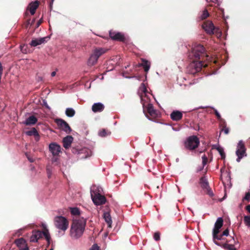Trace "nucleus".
<instances>
[{
    "label": "nucleus",
    "mask_w": 250,
    "mask_h": 250,
    "mask_svg": "<svg viewBox=\"0 0 250 250\" xmlns=\"http://www.w3.org/2000/svg\"><path fill=\"white\" fill-rule=\"evenodd\" d=\"M189 57L193 61L187 66V72L192 75L200 71L202 67H207L208 63L205 61L210 59L206 52L205 47L200 44L194 45L192 48Z\"/></svg>",
    "instance_id": "f257e3e1"
},
{
    "label": "nucleus",
    "mask_w": 250,
    "mask_h": 250,
    "mask_svg": "<svg viewBox=\"0 0 250 250\" xmlns=\"http://www.w3.org/2000/svg\"><path fill=\"white\" fill-rule=\"evenodd\" d=\"M86 220L83 217L73 219L70 229V235L74 239L81 237L83 233Z\"/></svg>",
    "instance_id": "f03ea898"
},
{
    "label": "nucleus",
    "mask_w": 250,
    "mask_h": 250,
    "mask_svg": "<svg viewBox=\"0 0 250 250\" xmlns=\"http://www.w3.org/2000/svg\"><path fill=\"white\" fill-rule=\"evenodd\" d=\"M199 144V139L196 136L192 135L187 138L184 142V146L186 149L192 151L197 148Z\"/></svg>",
    "instance_id": "7ed1b4c3"
},
{
    "label": "nucleus",
    "mask_w": 250,
    "mask_h": 250,
    "mask_svg": "<svg viewBox=\"0 0 250 250\" xmlns=\"http://www.w3.org/2000/svg\"><path fill=\"white\" fill-rule=\"evenodd\" d=\"M54 225L55 227L63 231H65L68 227L69 222L67 219L62 216H57L54 218Z\"/></svg>",
    "instance_id": "20e7f679"
},
{
    "label": "nucleus",
    "mask_w": 250,
    "mask_h": 250,
    "mask_svg": "<svg viewBox=\"0 0 250 250\" xmlns=\"http://www.w3.org/2000/svg\"><path fill=\"white\" fill-rule=\"evenodd\" d=\"M141 102L143 104L144 108L146 107L147 114H146V116L149 120H154L156 119L158 116V112L154 109L153 104L150 103H148L146 105H145V103L143 102L142 96H141Z\"/></svg>",
    "instance_id": "39448f33"
},
{
    "label": "nucleus",
    "mask_w": 250,
    "mask_h": 250,
    "mask_svg": "<svg viewBox=\"0 0 250 250\" xmlns=\"http://www.w3.org/2000/svg\"><path fill=\"white\" fill-rule=\"evenodd\" d=\"M91 196L94 204L96 206L104 205L107 201L105 197L97 191H91Z\"/></svg>",
    "instance_id": "423d86ee"
},
{
    "label": "nucleus",
    "mask_w": 250,
    "mask_h": 250,
    "mask_svg": "<svg viewBox=\"0 0 250 250\" xmlns=\"http://www.w3.org/2000/svg\"><path fill=\"white\" fill-rule=\"evenodd\" d=\"M202 28L205 32L209 35H212L215 33L219 32V29L216 27L212 22L210 21H206L202 24Z\"/></svg>",
    "instance_id": "0eeeda50"
},
{
    "label": "nucleus",
    "mask_w": 250,
    "mask_h": 250,
    "mask_svg": "<svg viewBox=\"0 0 250 250\" xmlns=\"http://www.w3.org/2000/svg\"><path fill=\"white\" fill-rule=\"evenodd\" d=\"M71 150L73 153H77L79 155V158L81 159H86L91 156L92 155L91 151L87 148L79 149L73 147Z\"/></svg>",
    "instance_id": "6e6552de"
},
{
    "label": "nucleus",
    "mask_w": 250,
    "mask_h": 250,
    "mask_svg": "<svg viewBox=\"0 0 250 250\" xmlns=\"http://www.w3.org/2000/svg\"><path fill=\"white\" fill-rule=\"evenodd\" d=\"M246 151V148L244 142L242 141H240L238 143L236 151V154L237 156L236 161L237 162H240L243 157L247 156Z\"/></svg>",
    "instance_id": "1a4fd4ad"
},
{
    "label": "nucleus",
    "mask_w": 250,
    "mask_h": 250,
    "mask_svg": "<svg viewBox=\"0 0 250 250\" xmlns=\"http://www.w3.org/2000/svg\"><path fill=\"white\" fill-rule=\"evenodd\" d=\"M55 122L57 125L59 129L64 131L67 134H70L72 131V129L69 125L68 124L62 119H56Z\"/></svg>",
    "instance_id": "9d476101"
},
{
    "label": "nucleus",
    "mask_w": 250,
    "mask_h": 250,
    "mask_svg": "<svg viewBox=\"0 0 250 250\" xmlns=\"http://www.w3.org/2000/svg\"><path fill=\"white\" fill-rule=\"evenodd\" d=\"M199 183L201 188L204 190L205 192L208 194L210 197L213 196L214 194L213 191L210 188L208 182L205 177H202L200 179Z\"/></svg>",
    "instance_id": "9b49d317"
},
{
    "label": "nucleus",
    "mask_w": 250,
    "mask_h": 250,
    "mask_svg": "<svg viewBox=\"0 0 250 250\" xmlns=\"http://www.w3.org/2000/svg\"><path fill=\"white\" fill-rule=\"evenodd\" d=\"M110 38L114 41L125 42V37L122 33L111 30L109 31Z\"/></svg>",
    "instance_id": "f8f14e48"
},
{
    "label": "nucleus",
    "mask_w": 250,
    "mask_h": 250,
    "mask_svg": "<svg viewBox=\"0 0 250 250\" xmlns=\"http://www.w3.org/2000/svg\"><path fill=\"white\" fill-rule=\"evenodd\" d=\"M49 149L53 156H58L61 152V146L56 143H51Z\"/></svg>",
    "instance_id": "ddd939ff"
},
{
    "label": "nucleus",
    "mask_w": 250,
    "mask_h": 250,
    "mask_svg": "<svg viewBox=\"0 0 250 250\" xmlns=\"http://www.w3.org/2000/svg\"><path fill=\"white\" fill-rule=\"evenodd\" d=\"M108 50V49L104 47H95L92 50L91 54L97 59H99L101 56L106 53Z\"/></svg>",
    "instance_id": "4468645a"
},
{
    "label": "nucleus",
    "mask_w": 250,
    "mask_h": 250,
    "mask_svg": "<svg viewBox=\"0 0 250 250\" xmlns=\"http://www.w3.org/2000/svg\"><path fill=\"white\" fill-rule=\"evenodd\" d=\"M50 39L49 36H46L39 39H35L31 41L30 45L32 47H36L39 45L45 43Z\"/></svg>",
    "instance_id": "2eb2a0df"
},
{
    "label": "nucleus",
    "mask_w": 250,
    "mask_h": 250,
    "mask_svg": "<svg viewBox=\"0 0 250 250\" xmlns=\"http://www.w3.org/2000/svg\"><path fill=\"white\" fill-rule=\"evenodd\" d=\"M14 243L20 250H29L26 241L23 238L16 239Z\"/></svg>",
    "instance_id": "dca6fc26"
},
{
    "label": "nucleus",
    "mask_w": 250,
    "mask_h": 250,
    "mask_svg": "<svg viewBox=\"0 0 250 250\" xmlns=\"http://www.w3.org/2000/svg\"><path fill=\"white\" fill-rule=\"evenodd\" d=\"M40 2L38 0L31 2L27 7L26 10H29L32 15L35 14L36 9L38 8Z\"/></svg>",
    "instance_id": "f3484780"
},
{
    "label": "nucleus",
    "mask_w": 250,
    "mask_h": 250,
    "mask_svg": "<svg viewBox=\"0 0 250 250\" xmlns=\"http://www.w3.org/2000/svg\"><path fill=\"white\" fill-rule=\"evenodd\" d=\"M223 225V219L221 217L217 218L216 222L214 224V227L213 229L212 232H214V234L216 233L220 232V229Z\"/></svg>",
    "instance_id": "a211bd4d"
},
{
    "label": "nucleus",
    "mask_w": 250,
    "mask_h": 250,
    "mask_svg": "<svg viewBox=\"0 0 250 250\" xmlns=\"http://www.w3.org/2000/svg\"><path fill=\"white\" fill-rule=\"evenodd\" d=\"M42 237V231L40 230H33L32 234L30 237V241L32 242H37L38 240Z\"/></svg>",
    "instance_id": "6ab92c4d"
},
{
    "label": "nucleus",
    "mask_w": 250,
    "mask_h": 250,
    "mask_svg": "<svg viewBox=\"0 0 250 250\" xmlns=\"http://www.w3.org/2000/svg\"><path fill=\"white\" fill-rule=\"evenodd\" d=\"M224 235H222V233L219 234V233H216L215 235L214 232H212V238L213 242L219 246H222V244L223 243L218 242V240H224Z\"/></svg>",
    "instance_id": "aec40b11"
},
{
    "label": "nucleus",
    "mask_w": 250,
    "mask_h": 250,
    "mask_svg": "<svg viewBox=\"0 0 250 250\" xmlns=\"http://www.w3.org/2000/svg\"><path fill=\"white\" fill-rule=\"evenodd\" d=\"M73 141V138L71 136L68 135L62 140L63 146L65 149L69 148Z\"/></svg>",
    "instance_id": "412c9836"
},
{
    "label": "nucleus",
    "mask_w": 250,
    "mask_h": 250,
    "mask_svg": "<svg viewBox=\"0 0 250 250\" xmlns=\"http://www.w3.org/2000/svg\"><path fill=\"white\" fill-rule=\"evenodd\" d=\"M104 106L101 103H95L92 106V110L93 112H101L104 110Z\"/></svg>",
    "instance_id": "4be33fe9"
},
{
    "label": "nucleus",
    "mask_w": 250,
    "mask_h": 250,
    "mask_svg": "<svg viewBox=\"0 0 250 250\" xmlns=\"http://www.w3.org/2000/svg\"><path fill=\"white\" fill-rule=\"evenodd\" d=\"M183 117V114L181 112L175 110L170 114V118L173 121H178Z\"/></svg>",
    "instance_id": "5701e85b"
},
{
    "label": "nucleus",
    "mask_w": 250,
    "mask_h": 250,
    "mask_svg": "<svg viewBox=\"0 0 250 250\" xmlns=\"http://www.w3.org/2000/svg\"><path fill=\"white\" fill-rule=\"evenodd\" d=\"M141 62H142L141 63H139L137 65L139 67L142 66L144 69V71L146 73H147L150 68V62H149L148 61H147L144 59H141Z\"/></svg>",
    "instance_id": "b1692460"
},
{
    "label": "nucleus",
    "mask_w": 250,
    "mask_h": 250,
    "mask_svg": "<svg viewBox=\"0 0 250 250\" xmlns=\"http://www.w3.org/2000/svg\"><path fill=\"white\" fill-rule=\"evenodd\" d=\"M26 134L28 136H34L35 138V140L37 141L40 139V136L37 130L33 127L31 130L26 132Z\"/></svg>",
    "instance_id": "393cba45"
},
{
    "label": "nucleus",
    "mask_w": 250,
    "mask_h": 250,
    "mask_svg": "<svg viewBox=\"0 0 250 250\" xmlns=\"http://www.w3.org/2000/svg\"><path fill=\"white\" fill-rule=\"evenodd\" d=\"M37 121V118L35 116L32 115L26 119L24 124L27 125H34L36 124Z\"/></svg>",
    "instance_id": "a878e982"
},
{
    "label": "nucleus",
    "mask_w": 250,
    "mask_h": 250,
    "mask_svg": "<svg viewBox=\"0 0 250 250\" xmlns=\"http://www.w3.org/2000/svg\"><path fill=\"white\" fill-rule=\"evenodd\" d=\"M98 59H97L91 53L87 61V64L89 66H92L97 64Z\"/></svg>",
    "instance_id": "bb28decb"
},
{
    "label": "nucleus",
    "mask_w": 250,
    "mask_h": 250,
    "mask_svg": "<svg viewBox=\"0 0 250 250\" xmlns=\"http://www.w3.org/2000/svg\"><path fill=\"white\" fill-rule=\"evenodd\" d=\"M104 218L106 222V223L107 224L108 227V228H111L112 227V220L111 217L110 216V214L109 212H105L103 214Z\"/></svg>",
    "instance_id": "cd10ccee"
},
{
    "label": "nucleus",
    "mask_w": 250,
    "mask_h": 250,
    "mask_svg": "<svg viewBox=\"0 0 250 250\" xmlns=\"http://www.w3.org/2000/svg\"><path fill=\"white\" fill-rule=\"evenodd\" d=\"M221 247L224 249L227 250H236L234 246L233 245L229 244L228 243V241H227L226 243H224V244H222Z\"/></svg>",
    "instance_id": "c85d7f7f"
},
{
    "label": "nucleus",
    "mask_w": 250,
    "mask_h": 250,
    "mask_svg": "<svg viewBox=\"0 0 250 250\" xmlns=\"http://www.w3.org/2000/svg\"><path fill=\"white\" fill-rule=\"evenodd\" d=\"M75 111L72 108H67L65 110V114L69 117H72L75 114Z\"/></svg>",
    "instance_id": "c756f323"
},
{
    "label": "nucleus",
    "mask_w": 250,
    "mask_h": 250,
    "mask_svg": "<svg viewBox=\"0 0 250 250\" xmlns=\"http://www.w3.org/2000/svg\"><path fill=\"white\" fill-rule=\"evenodd\" d=\"M203 166L200 169H198V171H201L204 168V166L207 164L208 158L205 154L203 155L202 157Z\"/></svg>",
    "instance_id": "7c9ffc66"
},
{
    "label": "nucleus",
    "mask_w": 250,
    "mask_h": 250,
    "mask_svg": "<svg viewBox=\"0 0 250 250\" xmlns=\"http://www.w3.org/2000/svg\"><path fill=\"white\" fill-rule=\"evenodd\" d=\"M70 212L72 215H79L80 214V211L77 208H70Z\"/></svg>",
    "instance_id": "2f4dec72"
},
{
    "label": "nucleus",
    "mask_w": 250,
    "mask_h": 250,
    "mask_svg": "<svg viewBox=\"0 0 250 250\" xmlns=\"http://www.w3.org/2000/svg\"><path fill=\"white\" fill-rule=\"evenodd\" d=\"M217 151L219 152V154L221 156V158L222 159H225V153L224 152V149L222 147L220 146H217L215 148Z\"/></svg>",
    "instance_id": "473e14b6"
},
{
    "label": "nucleus",
    "mask_w": 250,
    "mask_h": 250,
    "mask_svg": "<svg viewBox=\"0 0 250 250\" xmlns=\"http://www.w3.org/2000/svg\"><path fill=\"white\" fill-rule=\"evenodd\" d=\"M209 16V13L208 12L207 10H205L203 11V13L201 15L200 19L202 20H205Z\"/></svg>",
    "instance_id": "72a5a7b5"
},
{
    "label": "nucleus",
    "mask_w": 250,
    "mask_h": 250,
    "mask_svg": "<svg viewBox=\"0 0 250 250\" xmlns=\"http://www.w3.org/2000/svg\"><path fill=\"white\" fill-rule=\"evenodd\" d=\"M244 221L246 226L250 227V215L245 216Z\"/></svg>",
    "instance_id": "f704fd0d"
},
{
    "label": "nucleus",
    "mask_w": 250,
    "mask_h": 250,
    "mask_svg": "<svg viewBox=\"0 0 250 250\" xmlns=\"http://www.w3.org/2000/svg\"><path fill=\"white\" fill-rule=\"evenodd\" d=\"M98 134L101 137H105L106 136L108 135L109 133L107 132L106 130L105 129H103L99 132Z\"/></svg>",
    "instance_id": "c9c22d12"
},
{
    "label": "nucleus",
    "mask_w": 250,
    "mask_h": 250,
    "mask_svg": "<svg viewBox=\"0 0 250 250\" xmlns=\"http://www.w3.org/2000/svg\"><path fill=\"white\" fill-rule=\"evenodd\" d=\"M139 90L144 93H146V92L147 91V89H146V87L144 83H141V84L139 87Z\"/></svg>",
    "instance_id": "e433bc0d"
},
{
    "label": "nucleus",
    "mask_w": 250,
    "mask_h": 250,
    "mask_svg": "<svg viewBox=\"0 0 250 250\" xmlns=\"http://www.w3.org/2000/svg\"><path fill=\"white\" fill-rule=\"evenodd\" d=\"M221 131H223L224 133L226 134H228L229 133V128L226 127L225 123H224V125L223 126L222 129H221Z\"/></svg>",
    "instance_id": "4c0bfd02"
},
{
    "label": "nucleus",
    "mask_w": 250,
    "mask_h": 250,
    "mask_svg": "<svg viewBox=\"0 0 250 250\" xmlns=\"http://www.w3.org/2000/svg\"><path fill=\"white\" fill-rule=\"evenodd\" d=\"M153 237H154V239L156 241H157L160 240V233L159 232H158V231L155 232L154 234Z\"/></svg>",
    "instance_id": "58836bf2"
},
{
    "label": "nucleus",
    "mask_w": 250,
    "mask_h": 250,
    "mask_svg": "<svg viewBox=\"0 0 250 250\" xmlns=\"http://www.w3.org/2000/svg\"><path fill=\"white\" fill-rule=\"evenodd\" d=\"M46 171H47V173L48 174V178H50L51 174H52V171H51V168L49 166H47L46 167Z\"/></svg>",
    "instance_id": "ea45409f"
},
{
    "label": "nucleus",
    "mask_w": 250,
    "mask_h": 250,
    "mask_svg": "<svg viewBox=\"0 0 250 250\" xmlns=\"http://www.w3.org/2000/svg\"><path fill=\"white\" fill-rule=\"evenodd\" d=\"M214 114L218 120H219L220 121L223 120V119L221 118V116L220 114L219 113V112L217 111V110L216 109H214Z\"/></svg>",
    "instance_id": "a19ab883"
},
{
    "label": "nucleus",
    "mask_w": 250,
    "mask_h": 250,
    "mask_svg": "<svg viewBox=\"0 0 250 250\" xmlns=\"http://www.w3.org/2000/svg\"><path fill=\"white\" fill-rule=\"evenodd\" d=\"M250 192H247L246 193V195L245 196V197L243 198V200H247V201H249L250 200Z\"/></svg>",
    "instance_id": "79ce46f5"
},
{
    "label": "nucleus",
    "mask_w": 250,
    "mask_h": 250,
    "mask_svg": "<svg viewBox=\"0 0 250 250\" xmlns=\"http://www.w3.org/2000/svg\"><path fill=\"white\" fill-rule=\"evenodd\" d=\"M89 250H99V247L97 244H94Z\"/></svg>",
    "instance_id": "37998d69"
},
{
    "label": "nucleus",
    "mask_w": 250,
    "mask_h": 250,
    "mask_svg": "<svg viewBox=\"0 0 250 250\" xmlns=\"http://www.w3.org/2000/svg\"><path fill=\"white\" fill-rule=\"evenodd\" d=\"M222 233V235L224 236H228L229 234V230L227 229H225Z\"/></svg>",
    "instance_id": "c03bdc74"
},
{
    "label": "nucleus",
    "mask_w": 250,
    "mask_h": 250,
    "mask_svg": "<svg viewBox=\"0 0 250 250\" xmlns=\"http://www.w3.org/2000/svg\"><path fill=\"white\" fill-rule=\"evenodd\" d=\"M42 236L43 235L45 237L46 236H47L49 235V232H48V230H45V231H42Z\"/></svg>",
    "instance_id": "a18cd8bd"
},
{
    "label": "nucleus",
    "mask_w": 250,
    "mask_h": 250,
    "mask_svg": "<svg viewBox=\"0 0 250 250\" xmlns=\"http://www.w3.org/2000/svg\"><path fill=\"white\" fill-rule=\"evenodd\" d=\"M25 46V45H21V50L22 51V53H26V49H24V47Z\"/></svg>",
    "instance_id": "49530a36"
},
{
    "label": "nucleus",
    "mask_w": 250,
    "mask_h": 250,
    "mask_svg": "<svg viewBox=\"0 0 250 250\" xmlns=\"http://www.w3.org/2000/svg\"><path fill=\"white\" fill-rule=\"evenodd\" d=\"M58 160V158L57 156H53V157L52 158V161L53 163L57 162Z\"/></svg>",
    "instance_id": "de8ad7c7"
},
{
    "label": "nucleus",
    "mask_w": 250,
    "mask_h": 250,
    "mask_svg": "<svg viewBox=\"0 0 250 250\" xmlns=\"http://www.w3.org/2000/svg\"><path fill=\"white\" fill-rule=\"evenodd\" d=\"M2 71H3V69L2 68L1 64L0 62V76H1V77L2 74Z\"/></svg>",
    "instance_id": "09e8293b"
},
{
    "label": "nucleus",
    "mask_w": 250,
    "mask_h": 250,
    "mask_svg": "<svg viewBox=\"0 0 250 250\" xmlns=\"http://www.w3.org/2000/svg\"><path fill=\"white\" fill-rule=\"evenodd\" d=\"M45 238L46 240L47 241V242L49 243V241L51 239L50 234L48 236H46Z\"/></svg>",
    "instance_id": "8fccbe9b"
},
{
    "label": "nucleus",
    "mask_w": 250,
    "mask_h": 250,
    "mask_svg": "<svg viewBox=\"0 0 250 250\" xmlns=\"http://www.w3.org/2000/svg\"><path fill=\"white\" fill-rule=\"evenodd\" d=\"M246 210L250 213V205H248L246 208Z\"/></svg>",
    "instance_id": "3c124183"
},
{
    "label": "nucleus",
    "mask_w": 250,
    "mask_h": 250,
    "mask_svg": "<svg viewBox=\"0 0 250 250\" xmlns=\"http://www.w3.org/2000/svg\"><path fill=\"white\" fill-rule=\"evenodd\" d=\"M54 1V0H51V1L50 2V7L51 9L52 8V4H53Z\"/></svg>",
    "instance_id": "603ef678"
},
{
    "label": "nucleus",
    "mask_w": 250,
    "mask_h": 250,
    "mask_svg": "<svg viewBox=\"0 0 250 250\" xmlns=\"http://www.w3.org/2000/svg\"><path fill=\"white\" fill-rule=\"evenodd\" d=\"M30 19H27V23H26L27 26H28L29 24H30Z\"/></svg>",
    "instance_id": "864d4df0"
},
{
    "label": "nucleus",
    "mask_w": 250,
    "mask_h": 250,
    "mask_svg": "<svg viewBox=\"0 0 250 250\" xmlns=\"http://www.w3.org/2000/svg\"><path fill=\"white\" fill-rule=\"evenodd\" d=\"M56 72L55 71H53V72H52L51 73V75L52 77H54V76H55L56 75Z\"/></svg>",
    "instance_id": "5fc2aeb1"
},
{
    "label": "nucleus",
    "mask_w": 250,
    "mask_h": 250,
    "mask_svg": "<svg viewBox=\"0 0 250 250\" xmlns=\"http://www.w3.org/2000/svg\"><path fill=\"white\" fill-rule=\"evenodd\" d=\"M28 160L30 162H33V160L31 158H30L29 157H28Z\"/></svg>",
    "instance_id": "6e6d98bb"
},
{
    "label": "nucleus",
    "mask_w": 250,
    "mask_h": 250,
    "mask_svg": "<svg viewBox=\"0 0 250 250\" xmlns=\"http://www.w3.org/2000/svg\"><path fill=\"white\" fill-rule=\"evenodd\" d=\"M24 15H25V16H27L28 15V13L27 12V11H26L25 13H24Z\"/></svg>",
    "instance_id": "4d7b16f0"
},
{
    "label": "nucleus",
    "mask_w": 250,
    "mask_h": 250,
    "mask_svg": "<svg viewBox=\"0 0 250 250\" xmlns=\"http://www.w3.org/2000/svg\"><path fill=\"white\" fill-rule=\"evenodd\" d=\"M42 21H39L38 23V25L39 26Z\"/></svg>",
    "instance_id": "13d9d810"
},
{
    "label": "nucleus",
    "mask_w": 250,
    "mask_h": 250,
    "mask_svg": "<svg viewBox=\"0 0 250 250\" xmlns=\"http://www.w3.org/2000/svg\"><path fill=\"white\" fill-rule=\"evenodd\" d=\"M49 250H53L52 249H50Z\"/></svg>",
    "instance_id": "bf43d9fd"
}]
</instances>
